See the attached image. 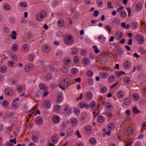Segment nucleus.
I'll return each instance as SVG.
<instances>
[{"label":"nucleus","mask_w":146,"mask_h":146,"mask_svg":"<svg viewBox=\"0 0 146 146\" xmlns=\"http://www.w3.org/2000/svg\"><path fill=\"white\" fill-rule=\"evenodd\" d=\"M131 25L132 29L135 30L138 27V23L136 21H133L131 22Z\"/></svg>","instance_id":"6e6552de"},{"label":"nucleus","mask_w":146,"mask_h":146,"mask_svg":"<svg viewBox=\"0 0 146 146\" xmlns=\"http://www.w3.org/2000/svg\"><path fill=\"white\" fill-rule=\"evenodd\" d=\"M18 46L16 44H13L11 47L12 50L14 52L17 51L18 50Z\"/></svg>","instance_id":"473e14b6"},{"label":"nucleus","mask_w":146,"mask_h":146,"mask_svg":"<svg viewBox=\"0 0 146 146\" xmlns=\"http://www.w3.org/2000/svg\"><path fill=\"white\" fill-rule=\"evenodd\" d=\"M19 6L21 7H25L27 6V3L25 1H21L19 3Z\"/></svg>","instance_id":"4c0bfd02"},{"label":"nucleus","mask_w":146,"mask_h":146,"mask_svg":"<svg viewBox=\"0 0 146 146\" xmlns=\"http://www.w3.org/2000/svg\"><path fill=\"white\" fill-rule=\"evenodd\" d=\"M70 82H68V80L67 78L62 79L61 82V84L59 85V86L62 90H64V88L68 86Z\"/></svg>","instance_id":"f03ea898"},{"label":"nucleus","mask_w":146,"mask_h":146,"mask_svg":"<svg viewBox=\"0 0 146 146\" xmlns=\"http://www.w3.org/2000/svg\"><path fill=\"white\" fill-rule=\"evenodd\" d=\"M39 88L43 91H46L47 90V87L44 84H40L39 85Z\"/></svg>","instance_id":"ddd939ff"},{"label":"nucleus","mask_w":146,"mask_h":146,"mask_svg":"<svg viewBox=\"0 0 146 146\" xmlns=\"http://www.w3.org/2000/svg\"><path fill=\"white\" fill-rule=\"evenodd\" d=\"M72 61V60L70 58L67 57L64 58L63 60L64 63V64L68 65Z\"/></svg>","instance_id":"f8f14e48"},{"label":"nucleus","mask_w":146,"mask_h":146,"mask_svg":"<svg viewBox=\"0 0 146 146\" xmlns=\"http://www.w3.org/2000/svg\"><path fill=\"white\" fill-rule=\"evenodd\" d=\"M52 120L54 123H57L60 121V118L58 116H55L52 118Z\"/></svg>","instance_id":"393cba45"},{"label":"nucleus","mask_w":146,"mask_h":146,"mask_svg":"<svg viewBox=\"0 0 146 146\" xmlns=\"http://www.w3.org/2000/svg\"><path fill=\"white\" fill-rule=\"evenodd\" d=\"M3 9L5 11H11V8L9 5L7 3L4 4L3 6Z\"/></svg>","instance_id":"aec40b11"},{"label":"nucleus","mask_w":146,"mask_h":146,"mask_svg":"<svg viewBox=\"0 0 146 146\" xmlns=\"http://www.w3.org/2000/svg\"><path fill=\"white\" fill-rule=\"evenodd\" d=\"M51 141L54 143L56 144L58 142L56 137L54 136H52L51 137Z\"/></svg>","instance_id":"c9c22d12"},{"label":"nucleus","mask_w":146,"mask_h":146,"mask_svg":"<svg viewBox=\"0 0 146 146\" xmlns=\"http://www.w3.org/2000/svg\"><path fill=\"white\" fill-rule=\"evenodd\" d=\"M86 98L88 100H91L93 97V94L91 92H87L85 95Z\"/></svg>","instance_id":"4468645a"},{"label":"nucleus","mask_w":146,"mask_h":146,"mask_svg":"<svg viewBox=\"0 0 146 146\" xmlns=\"http://www.w3.org/2000/svg\"><path fill=\"white\" fill-rule=\"evenodd\" d=\"M132 98L134 100H136L139 99V96L138 94L135 93L132 96Z\"/></svg>","instance_id":"5fc2aeb1"},{"label":"nucleus","mask_w":146,"mask_h":146,"mask_svg":"<svg viewBox=\"0 0 146 146\" xmlns=\"http://www.w3.org/2000/svg\"><path fill=\"white\" fill-rule=\"evenodd\" d=\"M89 142L92 145H95L97 143L96 139L93 137H91L89 139Z\"/></svg>","instance_id":"f704fd0d"},{"label":"nucleus","mask_w":146,"mask_h":146,"mask_svg":"<svg viewBox=\"0 0 146 146\" xmlns=\"http://www.w3.org/2000/svg\"><path fill=\"white\" fill-rule=\"evenodd\" d=\"M123 132L125 135L129 136L132 134L133 131L131 128L128 127L127 128H125L123 129Z\"/></svg>","instance_id":"20e7f679"},{"label":"nucleus","mask_w":146,"mask_h":146,"mask_svg":"<svg viewBox=\"0 0 146 146\" xmlns=\"http://www.w3.org/2000/svg\"><path fill=\"white\" fill-rule=\"evenodd\" d=\"M116 78V77L115 75H112L109 76L108 79L110 81L113 82L115 80Z\"/></svg>","instance_id":"c03bdc74"},{"label":"nucleus","mask_w":146,"mask_h":146,"mask_svg":"<svg viewBox=\"0 0 146 146\" xmlns=\"http://www.w3.org/2000/svg\"><path fill=\"white\" fill-rule=\"evenodd\" d=\"M80 107L81 109H84L86 108H88L89 107V105L86 103L82 102L80 103Z\"/></svg>","instance_id":"ea45409f"},{"label":"nucleus","mask_w":146,"mask_h":146,"mask_svg":"<svg viewBox=\"0 0 146 146\" xmlns=\"http://www.w3.org/2000/svg\"><path fill=\"white\" fill-rule=\"evenodd\" d=\"M124 81L126 84H129L131 82L129 78L128 77H125L124 79Z\"/></svg>","instance_id":"603ef678"},{"label":"nucleus","mask_w":146,"mask_h":146,"mask_svg":"<svg viewBox=\"0 0 146 146\" xmlns=\"http://www.w3.org/2000/svg\"><path fill=\"white\" fill-rule=\"evenodd\" d=\"M65 23L64 20L62 19H60L58 22V26L60 27H62L64 25Z\"/></svg>","instance_id":"f3484780"},{"label":"nucleus","mask_w":146,"mask_h":146,"mask_svg":"<svg viewBox=\"0 0 146 146\" xmlns=\"http://www.w3.org/2000/svg\"><path fill=\"white\" fill-rule=\"evenodd\" d=\"M85 129L88 133H90V132L92 129V128L91 126L87 125L85 126Z\"/></svg>","instance_id":"72a5a7b5"},{"label":"nucleus","mask_w":146,"mask_h":146,"mask_svg":"<svg viewBox=\"0 0 146 146\" xmlns=\"http://www.w3.org/2000/svg\"><path fill=\"white\" fill-rule=\"evenodd\" d=\"M98 41L101 43H104L106 40L105 37H98Z\"/></svg>","instance_id":"58836bf2"},{"label":"nucleus","mask_w":146,"mask_h":146,"mask_svg":"<svg viewBox=\"0 0 146 146\" xmlns=\"http://www.w3.org/2000/svg\"><path fill=\"white\" fill-rule=\"evenodd\" d=\"M73 132V129L71 128H69L66 131V135L68 136L71 135Z\"/></svg>","instance_id":"a18cd8bd"},{"label":"nucleus","mask_w":146,"mask_h":146,"mask_svg":"<svg viewBox=\"0 0 146 146\" xmlns=\"http://www.w3.org/2000/svg\"><path fill=\"white\" fill-rule=\"evenodd\" d=\"M42 50L44 52L48 53L50 51L51 48L49 45L45 44L42 46Z\"/></svg>","instance_id":"39448f33"},{"label":"nucleus","mask_w":146,"mask_h":146,"mask_svg":"<svg viewBox=\"0 0 146 146\" xmlns=\"http://www.w3.org/2000/svg\"><path fill=\"white\" fill-rule=\"evenodd\" d=\"M117 96L118 98H121L124 96V93L122 90H118L117 92Z\"/></svg>","instance_id":"dca6fc26"},{"label":"nucleus","mask_w":146,"mask_h":146,"mask_svg":"<svg viewBox=\"0 0 146 146\" xmlns=\"http://www.w3.org/2000/svg\"><path fill=\"white\" fill-rule=\"evenodd\" d=\"M50 70L52 71H58L59 69L55 68L53 65L49 64L48 65Z\"/></svg>","instance_id":"412c9836"},{"label":"nucleus","mask_w":146,"mask_h":146,"mask_svg":"<svg viewBox=\"0 0 146 146\" xmlns=\"http://www.w3.org/2000/svg\"><path fill=\"white\" fill-rule=\"evenodd\" d=\"M132 111L134 114H138L140 112L137 109L136 107H134L133 108Z\"/></svg>","instance_id":"3c124183"},{"label":"nucleus","mask_w":146,"mask_h":146,"mask_svg":"<svg viewBox=\"0 0 146 146\" xmlns=\"http://www.w3.org/2000/svg\"><path fill=\"white\" fill-rule=\"evenodd\" d=\"M7 70V67L5 66H2L0 67V72H5Z\"/></svg>","instance_id":"2f4dec72"},{"label":"nucleus","mask_w":146,"mask_h":146,"mask_svg":"<svg viewBox=\"0 0 146 146\" xmlns=\"http://www.w3.org/2000/svg\"><path fill=\"white\" fill-rule=\"evenodd\" d=\"M36 122L39 125H41L43 123V119L40 117H37L36 119Z\"/></svg>","instance_id":"a211bd4d"},{"label":"nucleus","mask_w":146,"mask_h":146,"mask_svg":"<svg viewBox=\"0 0 146 146\" xmlns=\"http://www.w3.org/2000/svg\"><path fill=\"white\" fill-rule=\"evenodd\" d=\"M34 68V66L32 64H28L25 66V70L26 72H28L33 70Z\"/></svg>","instance_id":"423d86ee"},{"label":"nucleus","mask_w":146,"mask_h":146,"mask_svg":"<svg viewBox=\"0 0 146 146\" xmlns=\"http://www.w3.org/2000/svg\"><path fill=\"white\" fill-rule=\"evenodd\" d=\"M11 58L12 60L14 61H16L17 58L16 55L15 54H13L11 56Z\"/></svg>","instance_id":"338daca9"},{"label":"nucleus","mask_w":146,"mask_h":146,"mask_svg":"<svg viewBox=\"0 0 146 146\" xmlns=\"http://www.w3.org/2000/svg\"><path fill=\"white\" fill-rule=\"evenodd\" d=\"M32 140L35 142H37L38 140V138L37 136L35 135H32L31 136Z\"/></svg>","instance_id":"09e8293b"},{"label":"nucleus","mask_w":146,"mask_h":146,"mask_svg":"<svg viewBox=\"0 0 146 146\" xmlns=\"http://www.w3.org/2000/svg\"><path fill=\"white\" fill-rule=\"evenodd\" d=\"M108 129L110 131H111L114 129L113 124L112 123H109L108 125Z\"/></svg>","instance_id":"49530a36"},{"label":"nucleus","mask_w":146,"mask_h":146,"mask_svg":"<svg viewBox=\"0 0 146 146\" xmlns=\"http://www.w3.org/2000/svg\"><path fill=\"white\" fill-rule=\"evenodd\" d=\"M115 73L117 77L119 78L121 75L125 74V73L123 71H116L115 72Z\"/></svg>","instance_id":"a878e982"},{"label":"nucleus","mask_w":146,"mask_h":146,"mask_svg":"<svg viewBox=\"0 0 146 146\" xmlns=\"http://www.w3.org/2000/svg\"><path fill=\"white\" fill-rule=\"evenodd\" d=\"M44 106L46 109H49L50 108L51 104L50 101L48 100H46L44 102Z\"/></svg>","instance_id":"9b49d317"},{"label":"nucleus","mask_w":146,"mask_h":146,"mask_svg":"<svg viewBox=\"0 0 146 146\" xmlns=\"http://www.w3.org/2000/svg\"><path fill=\"white\" fill-rule=\"evenodd\" d=\"M89 62V60L88 58H85L83 59V64L85 66H86Z\"/></svg>","instance_id":"c85d7f7f"},{"label":"nucleus","mask_w":146,"mask_h":146,"mask_svg":"<svg viewBox=\"0 0 146 146\" xmlns=\"http://www.w3.org/2000/svg\"><path fill=\"white\" fill-rule=\"evenodd\" d=\"M96 3L99 7H101L103 6L104 3L103 0H97Z\"/></svg>","instance_id":"7c9ffc66"},{"label":"nucleus","mask_w":146,"mask_h":146,"mask_svg":"<svg viewBox=\"0 0 146 146\" xmlns=\"http://www.w3.org/2000/svg\"><path fill=\"white\" fill-rule=\"evenodd\" d=\"M136 39L140 44H142L144 43L145 40L143 37H136Z\"/></svg>","instance_id":"6ab92c4d"},{"label":"nucleus","mask_w":146,"mask_h":146,"mask_svg":"<svg viewBox=\"0 0 146 146\" xmlns=\"http://www.w3.org/2000/svg\"><path fill=\"white\" fill-rule=\"evenodd\" d=\"M80 54L82 56H85L87 54V51L85 49H82L80 52Z\"/></svg>","instance_id":"e2e57ef3"},{"label":"nucleus","mask_w":146,"mask_h":146,"mask_svg":"<svg viewBox=\"0 0 146 146\" xmlns=\"http://www.w3.org/2000/svg\"><path fill=\"white\" fill-rule=\"evenodd\" d=\"M98 121L100 122H102L104 121L105 120V118L102 116H98L97 118Z\"/></svg>","instance_id":"e433bc0d"},{"label":"nucleus","mask_w":146,"mask_h":146,"mask_svg":"<svg viewBox=\"0 0 146 146\" xmlns=\"http://www.w3.org/2000/svg\"><path fill=\"white\" fill-rule=\"evenodd\" d=\"M71 72L73 74H76L77 73L78 70L76 68H72L71 70Z\"/></svg>","instance_id":"6e6d98bb"},{"label":"nucleus","mask_w":146,"mask_h":146,"mask_svg":"<svg viewBox=\"0 0 146 146\" xmlns=\"http://www.w3.org/2000/svg\"><path fill=\"white\" fill-rule=\"evenodd\" d=\"M116 52L119 55H122L123 53V52L122 49L120 48H118L117 49Z\"/></svg>","instance_id":"bf43d9fd"},{"label":"nucleus","mask_w":146,"mask_h":146,"mask_svg":"<svg viewBox=\"0 0 146 146\" xmlns=\"http://www.w3.org/2000/svg\"><path fill=\"white\" fill-rule=\"evenodd\" d=\"M15 63V62L12 61H9L8 62L7 66L9 67H12Z\"/></svg>","instance_id":"69168bd1"},{"label":"nucleus","mask_w":146,"mask_h":146,"mask_svg":"<svg viewBox=\"0 0 146 146\" xmlns=\"http://www.w3.org/2000/svg\"><path fill=\"white\" fill-rule=\"evenodd\" d=\"M1 104L3 106H6L9 104V102L7 100H4L2 102Z\"/></svg>","instance_id":"0e129e2a"},{"label":"nucleus","mask_w":146,"mask_h":146,"mask_svg":"<svg viewBox=\"0 0 146 146\" xmlns=\"http://www.w3.org/2000/svg\"><path fill=\"white\" fill-rule=\"evenodd\" d=\"M64 41L66 44L69 45L73 44L74 39L73 37H64Z\"/></svg>","instance_id":"7ed1b4c3"},{"label":"nucleus","mask_w":146,"mask_h":146,"mask_svg":"<svg viewBox=\"0 0 146 146\" xmlns=\"http://www.w3.org/2000/svg\"><path fill=\"white\" fill-rule=\"evenodd\" d=\"M99 110L98 109H95L93 111V114L94 117H95L97 116L99 113Z\"/></svg>","instance_id":"4d7b16f0"},{"label":"nucleus","mask_w":146,"mask_h":146,"mask_svg":"<svg viewBox=\"0 0 146 146\" xmlns=\"http://www.w3.org/2000/svg\"><path fill=\"white\" fill-rule=\"evenodd\" d=\"M60 70L62 72L66 73H67L69 71V69L67 66H64L61 68Z\"/></svg>","instance_id":"a19ab883"},{"label":"nucleus","mask_w":146,"mask_h":146,"mask_svg":"<svg viewBox=\"0 0 146 146\" xmlns=\"http://www.w3.org/2000/svg\"><path fill=\"white\" fill-rule=\"evenodd\" d=\"M112 23L119 25L120 23V20L117 17L114 18L112 21Z\"/></svg>","instance_id":"37998d69"},{"label":"nucleus","mask_w":146,"mask_h":146,"mask_svg":"<svg viewBox=\"0 0 146 146\" xmlns=\"http://www.w3.org/2000/svg\"><path fill=\"white\" fill-rule=\"evenodd\" d=\"M145 74L143 73H141L138 75V78L141 80H143L144 79H145Z\"/></svg>","instance_id":"864d4df0"},{"label":"nucleus","mask_w":146,"mask_h":146,"mask_svg":"<svg viewBox=\"0 0 146 146\" xmlns=\"http://www.w3.org/2000/svg\"><path fill=\"white\" fill-rule=\"evenodd\" d=\"M131 66V63L129 61H125L123 64L124 68L126 69L129 68Z\"/></svg>","instance_id":"9d476101"},{"label":"nucleus","mask_w":146,"mask_h":146,"mask_svg":"<svg viewBox=\"0 0 146 146\" xmlns=\"http://www.w3.org/2000/svg\"><path fill=\"white\" fill-rule=\"evenodd\" d=\"M89 106L90 108L92 109H94L96 106V102L94 101H92L90 103Z\"/></svg>","instance_id":"cd10ccee"},{"label":"nucleus","mask_w":146,"mask_h":146,"mask_svg":"<svg viewBox=\"0 0 146 146\" xmlns=\"http://www.w3.org/2000/svg\"><path fill=\"white\" fill-rule=\"evenodd\" d=\"M142 8V6L141 3H139L136 6V9L137 11H141Z\"/></svg>","instance_id":"79ce46f5"},{"label":"nucleus","mask_w":146,"mask_h":146,"mask_svg":"<svg viewBox=\"0 0 146 146\" xmlns=\"http://www.w3.org/2000/svg\"><path fill=\"white\" fill-rule=\"evenodd\" d=\"M70 122L74 124H76L78 123L77 119L75 118H71L70 120Z\"/></svg>","instance_id":"052dcab7"},{"label":"nucleus","mask_w":146,"mask_h":146,"mask_svg":"<svg viewBox=\"0 0 146 146\" xmlns=\"http://www.w3.org/2000/svg\"><path fill=\"white\" fill-rule=\"evenodd\" d=\"M23 48L25 51H28L29 49V46L28 44H25L23 45Z\"/></svg>","instance_id":"680f3d73"},{"label":"nucleus","mask_w":146,"mask_h":146,"mask_svg":"<svg viewBox=\"0 0 146 146\" xmlns=\"http://www.w3.org/2000/svg\"><path fill=\"white\" fill-rule=\"evenodd\" d=\"M17 90L19 92L21 93L22 92V87L21 85H19L16 87Z\"/></svg>","instance_id":"8fccbe9b"},{"label":"nucleus","mask_w":146,"mask_h":146,"mask_svg":"<svg viewBox=\"0 0 146 146\" xmlns=\"http://www.w3.org/2000/svg\"><path fill=\"white\" fill-rule=\"evenodd\" d=\"M123 104L126 106H128L131 103V101L130 98L128 97L124 99Z\"/></svg>","instance_id":"2eb2a0df"},{"label":"nucleus","mask_w":146,"mask_h":146,"mask_svg":"<svg viewBox=\"0 0 146 146\" xmlns=\"http://www.w3.org/2000/svg\"><path fill=\"white\" fill-rule=\"evenodd\" d=\"M54 110L55 111H59L61 109V106L60 105H56L54 106Z\"/></svg>","instance_id":"774afa93"},{"label":"nucleus","mask_w":146,"mask_h":146,"mask_svg":"<svg viewBox=\"0 0 146 146\" xmlns=\"http://www.w3.org/2000/svg\"><path fill=\"white\" fill-rule=\"evenodd\" d=\"M100 76L101 78L105 79L108 76V74L107 73L102 72L100 74Z\"/></svg>","instance_id":"bb28decb"},{"label":"nucleus","mask_w":146,"mask_h":146,"mask_svg":"<svg viewBox=\"0 0 146 146\" xmlns=\"http://www.w3.org/2000/svg\"><path fill=\"white\" fill-rule=\"evenodd\" d=\"M108 90L107 88L105 86H103L100 89V92L102 94H104L107 92Z\"/></svg>","instance_id":"c756f323"},{"label":"nucleus","mask_w":146,"mask_h":146,"mask_svg":"<svg viewBox=\"0 0 146 146\" xmlns=\"http://www.w3.org/2000/svg\"><path fill=\"white\" fill-rule=\"evenodd\" d=\"M105 106L106 108L108 110H111L113 109V106L110 102H107L105 103Z\"/></svg>","instance_id":"1a4fd4ad"},{"label":"nucleus","mask_w":146,"mask_h":146,"mask_svg":"<svg viewBox=\"0 0 146 146\" xmlns=\"http://www.w3.org/2000/svg\"><path fill=\"white\" fill-rule=\"evenodd\" d=\"M46 16V12L44 10H42L37 13L36 16V20L38 21H41Z\"/></svg>","instance_id":"f257e3e1"},{"label":"nucleus","mask_w":146,"mask_h":146,"mask_svg":"<svg viewBox=\"0 0 146 146\" xmlns=\"http://www.w3.org/2000/svg\"><path fill=\"white\" fill-rule=\"evenodd\" d=\"M120 13V14L121 17L123 18H125L127 15V13L124 10H122Z\"/></svg>","instance_id":"5701e85b"},{"label":"nucleus","mask_w":146,"mask_h":146,"mask_svg":"<svg viewBox=\"0 0 146 146\" xmlns=\"http://www.w3.org/2000/svg\"><path fill=\"white\" fill-rule=\"evenodd\" d=\"M71 50V53L73 54H77L79 52V51L78 48L75 47V46H74L72 48Z\"/></svg>","instance_id":"4be33fe9"},{"label":"nucleus","mask_w":146,"mask_h":146,"mask_svg":"<svg viewBox=\"0 0 146 146\" xmlns=\"http://www.w3.org/2000/svg\"><path fill=\"white\" fill-rule=\"evenodd\" d=\"M63 99V97L62 95H58L57 97V102L58 103H60L62 102Z\"/></svg>","instance_id":"de8ad7c7"},{"label":"nucleus","mask_w":146,"mask_h":146,"mask_svg":"<svg viewBox=\"0 0 146 146\" xmlns=\"http://www.w3.org/2000/svg\"><path fill=\"white\" fill-rule=\"evenodd\" d=\"M71 113V110L67 107H66L64 110V113L66 115H68Z\"/></svg>","instance_id":"b1692460"},{"label":"nucleus","mask_w":146,"mask_h":146,"mask_svg":"<svg viewBox=\"0 0 146 146\" xmlns=\"http://www.w3.org/2000/svg\"><path fill=\"white\" fill-rule=\"evenodd\" d=\"M74 113L77 115H78L80 112V109L78 108H75L74 109Z\"/></svg>","instance_id":"13d9d810"},{"label":"nucleus","mask_w":146,"mask_h":146,"mask_svg":"<svg viewBox=\"0 0 146 146\" xmlns=\"http://www.w3.org/2000/svg\"><path fill=\"white\" fill-rule=\"evenodd\" d=\"M4 93L7 95L11 96L13 94V91L10 89L7 88H6L4 91Z\"/></svg>","instance_id":"0eeeda50"}]
</instances>
